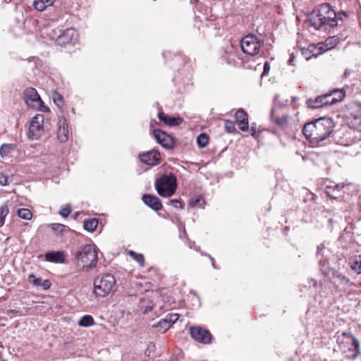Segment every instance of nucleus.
Returning <instances> with one entry per match:
<instances>
[{
  "label": "nucleus",
  "mask_w": 361,
  "mask_h": 361,
  "mask_svg": "<svg viewBox=\"0 0 361 361\" xmlns=\"http://www.w3.org/2000/svg\"><path fill=\"white\" fill-rule=\"evenodd\" d=\"M313 49H314V47L313 45H310L307 51H310V52H312L313 51Z\"/></svg>",
  "instance_id": "obj_49"
},
{
  "label": "nucleus",
  "mask_w": 361,
  "mask_h": 361,
  "mask_svg": "<svg viewBox=\"0 0 361 361\" xmlns=\"http://www.w3.org/2000/svg\"><path fill=\"white\" fill-rule=\"evenodd\" d=\"M9 210L8 206L3 204L0 207V227L4 224L6 216L8 214Z\"/></svg>",
  "instance_id": "obj_26"
},
{
  "label": "nucleus",
  "mask_w": 361,
  "mask_h": 361,
  "mask_svg": "<svg viewBox=\"0 0 361 361\" xmlns=\"http://www.w3.org/2000/svg\"><path fill=\"white\" fill-rule=\"evenodd\" d=\"M169 204L176 208H183V203L178 200H170Z\"/></svg>",
  "instance_id": "obj_38"
},
{
  "label": "nucleus",
  "mask_w": 361,
  "mask_h": 361,
  "mask_svg": "<svg viewBox=\"0 0 361 361\" xmlns=\"http://www.w3.org/2000/svg\"><path fill=\"white\" fill-rule=\"evenodd\" d=\"M294 59H295V56H294L293 54H290V59H288V63L290 66H294V65H295V64L293 63Z\"/></svg>",
  "instance_id": "obj_46"
},
{
  "label": "nucleus",
  "mask_w": 361,
  "mask_h": 361,
  "mask_svg": "<svg viewBox=\"0 0 361 361\" xmlns=\"http://www.w3.org/2000/svg\"><path fill=\"white\" fill-rule=\"evenodd\" d=\"M212 264H213V266L214 267V259H212Z\"/></svg>",
  "instance_id": "obj_53"
},
{
  "label": "nucleus",
  "mask_w": 361,
  "mask_h": 361,
  "mask_svg": "<svg viewBox=\"0 0 361 361\" xmlns=\"http://www.w3.org/2000/svg\"><path fill=\"white\" fill-rule=\"evenodd\" d=\"M360 211L361 212V204H360Z\"/></svg>",
  "instance_id": "obj_56"
},
{
  "label": "nucleus",
  "mask_w": 361,
  "mask_h": 361,
  "mask_svg": "<svg viewBox=\"0 0 361 361\" xmlns=\"http://www.w3.org/2000/svg\"><path fill=\"white\" fill-rule=\"evenodd\" d=\"M44 257L47 262L54 263H64L66 260V255L62 251L48 252Z\"/></svg>",
  "instance_id": "obj_16"
},
{
  "label": "nucleus",
  "mask_w": 361,
  "mask_h": 361,
  "mask_svg": "<svg viewBox=\"0 0 361 361\" xmlns=\"http://www.w3.org/2000/svg\"><path fill=\"white\" fill-rule=\"evenodd\" d=\"M332 96H334L333 93H332V91L328 94H323L322 95V98L321 99H324V103L326 104V105H332L334 104V103H331V102H331V99L332 98Z\"/></svg>",
  "instance_id": "obj_37"
},
{
  "label": "nucleus",
  "mask_w": 361,
  "mask_h": 361,
  "mask_svg": "<svg viewBox=\"0 0 361 361\" xmlns=\"http://www.w3.org/2000/svg\"><path fill=\"white\" fill-rule=\"evenodd\" d=\"M328 261L326 259L325 260H320L319 261V265L321 267V271H322L323 274H327L328 273V267H326V264H328Z\"/></svg>",
  "instance_id": "obj_39"
},
{
  "label": "nucleus",
  "mask_w": 361,
  "mask_h": 361,
  "mask_svg": "<svg viewBox=\"0 0 361 361\" xmlns=\"http://www.w3.org/2000/svg\"><path fill=\"white\" fill-rule=\"evenodd\" d=\"M143 202L154 211H159L162 209V204L160 200L152 195L145 194L142 195Z\"/></svg>",
  "instance_id": "obj_13"
},
{
  "label": "nucleus",
  "mask_w": 361,
  "mask_h": 361,
  "mask_svg": "<svg viewBox=\"0 0 361 361\" xmlns=\"http://www.w3.org/2000/svg\"><path fill=\"white\" fill-rule=\"evenodd\" d=\"M44 118L43 115L37 114L31 119L29 128V137L32 140H37L42 135Z\"/></svg>",
  "instance_id": "obj_8"
},
{
  "label": "nucleus",
  "mask_w": 361,
  "mask_h": 361,
  "mask_svg": "<svg viewBox=\"0 0 361 361\" xmlns=\"http://www.w3.org/2000/svg\"><path fill=\"white\" fill-rule=\"evenodd\" d=\"M42 279L41 278H37L34 274L28 276V281L36 286H40Z\"/></svg>",
  "instance_id": "obj_32"
},
{
  "label": "nucleus",
  "mask_w": 361,
  "mask_h": 361,
  "mask_svg": "<svg viewBox=\"0 0 361 361\" xmlns=\"http://www.w3.org/2000/svg\"><path fill=\"white\" fill-rule=\"evenodd\" d=\"M128 254L133 257V259L140 264V266L144 267L145 259L144 256L142 254H137L133 250H130Z\"/></svg>",
  "instance_id": "obj_29"
},
{
  "label": "nucleus",
  "mask_w": 361,
  "mask_h": 361,
  "mask_svg": "<svg viewBox=\"0 0 361 361\" xmlns=\"http://www.w3.org/2000/svg\"><path fill=\"white\" fill-rule=\"evenodd\" d=\"M11 181V178L7 175L4 173H0V184L1 185H8Z\"/></svg>",
  "instance_id": "obj_34"
},
{
  "label": "nucleus",
  "mask_w": 361,
  "mask_h": 361,
  "mask_svg": "<svg viewBox=\"0 0 361 361\" xmlns=\"http://www.w3.org/2000/svg\"><path fill=\"white\" fill-rule=\"evenodd\" d=\"M98 226V221L96 219L85 220L83 224V227L85 230L92 232Z\"/></svg>",
  "instance_id": "obj_23"
},
{
  "label": "nucleus",
  "mask_w": 361,
  "mask_h": 361,
  "mask_svg": "<svg viewBox=\"0 0 361 361\" xmlns=\"http://www.w3.org/2000/svg\"><path fill=\"white\" fill-rule=\"evenodd\" d=\"M349 336L353 341V345L354 347V350L356 351V354H359L360 353L359 341L352 334H349Z\"/></svg>",
  "instance_id": "obj_33"
},
{
  "label": "nucleus",
  "mask_w": 361,
  "mask_h": 361,
  "mask_svg": "<svg viewBox=\"0 0 361 361\" xmlns=\"http://www.w3.org/2000/svg\"><path fill=\"white\" fill-rule=\"evenodd\" d=\"M225 128L226 132L229 133H232L236 131V129L235 128V124L233 121H231L229 120H226L224 123Z\"/></svg>",
  "instance_id": "obj_30"
},
{
  "label": "nucleus",
  "mask_w": 361,
  "mask_h": 361,
  "mask_svg": "<svg viewBox=\"0 0 361 361\" xmlns=\"http://www.w3.org/2000/svg\"><path fill=\"white\" fill-rule=\"evenodd\" d=\"M351 269L355 271L357 274H361V261H355L350 265Z\"/></svg>",
  "instance_id": "obj_36"
},
{
  "label": "nucleus",
  "mask_w": 361,
  "mask_h": 361,
  "mask_svg": "<svg viewBox=\"0 0 361 361\" xmlns=\"http://www.w3.org/2000/svg\"><path fill=\"white\" fill-rule=\"evenodd\" d=\"M338 16L329 4L317 6L307 17L305 23L307 27L315 30L326 31L329 27H336Z\"/></svg>",
  "instance_id": "obj_1"
},
{
  "label": "nucleus",
  "mask_w": 361,
  "mask_h": 361,
  "mask_svg": "<svg viewBox=\"0 0 361 361\" xmlns=\"http://www.w3.org/2000/svg\"><path fill=\"white\" fill-rule=\"evenodd\" d=\"M58 138L61 142H66L68 139V123L63 117L59 119Z\"/></svg>",
  "instance_id": "obj_14"
},
{
  "label": "nucleus",
  "mask_w": 361,
  "mask_h": 361,
  "mask_svg": "<svg viewBox=\"0 0 361 361\" xmlns=\"http://www.w3.org/2000/svg\"><path fill=\"white\" fill-rule=\"evenodd\" d=\"M334 122L331 118L321 117L304 126L303 134L312 144H318L334 132Z\"/></svg>",
  "instance_id": "obj_2"
},
{
  "label": "nucleus",
  "mask_w": 361,
  "mask_h": 361,
  "mask_svg": "<svg viewBox=\"0 0 361 361\" xmlns=\"http://www.w3.org/2000/svg\"><path fill=\"white\" fill-rule=\"evenodd\" d=\"M348 123L350 128L361 132V105L352 111L350 116L348 118Z\"/></svg>",
  "instance_id": "obj_11"
},
{
  "label": "nucleus",
  "mask_w": 361,
  "mask_h": 361,
  "mask_svg": "<svg viewBox=\"0 0 361 361\" xmlns=\"http://www.w3.org/2000/svg\"><path fill=\"white\" fill-rule=\"evenodd\" d=\"M75 258L84 268L94 267L97 262V252L94 245H86L75 253Z\"/></svg>",
  "instance_id": "obj_4"
},
{
  "label": "nucleus",
  "mask_w": 361,
  "mask_h": 361,
  "mask_svg": "<svg viewBox=\"0 0 361 361\" xmlns=\"http://www.w3.org/2000/svg\"><path fill=\"white\" fill-rule=\"evenodd\" d=\"M251 130L252 131V135H254V133H255V128L252 126V127H251Z\"/></svg>",
  "instance_id": "obj_50"
},
{
  "label": "nucleus",
  "mask_w": 361,
  "mask_h": 361,
  "mask_svg": "<svg viewBox=\"0 0 361 361\" xmlns=\"http://www.w3.org/2000/svg\"><path fill=\"white\" fill-rule=\"evenodd\" d=\"M18 215L20 218L25 220H29L32 218V213L28 209H18Z\"/></svg>",
  "instance_id": "obj_28"
},
{
  "label": "nucleus",
  "mask_w": 361,
  "mask_h": 361,
  "mask_svg": "<svg viewBox=\"0 0 361 361\" xmlns=\"http://www.w3.org/2000/svg\"><path fill=\"white\" fill-rule=\"evenodd\" d=\"M271 118H272V119H274V114H273V111L271 112Z\"/></svg>",
  "instance_id": "obj_52"
},
{
  "label": "nucleus",
  "mask_w": 361,
  "mask_h": 361,
  "mask_svg": "<svg viewBox=\"0 0 361 361\" xmlns=\"http://www.w3.org/2000/svg\"><path fill=\"white\" fill-rule=\"evenodd\" d=\"M350 73V71L348 69H346L344 72V77L347 78Z\"/></svg>",
  "instance_id": "obj_48"
},
{
  "label": "nucleus",
  "mask_w": 361,
  "mask_h": 361,
  "mask_svg": "<svg viewBox=\"0 0 361 361\" xmlns=\"http://www.w3.org/2000/svg\"><path fill=\"white\" fill-rule=\"evenodd\" d=\"M167 321L169 322V323L171 324V326H172V325L176 323L177 322V320L179 318V315L178 314H176V313H170V314H168L166 317H165Z\"/></svg>",
  "instance_id": "obj_31"
},
{
  "label": "nucleus",
  "mask_w": 361,
  "mask_h": 361,
  "mask_svg": "<svg viewBox=\"0 0 361 361\" xmlns=\"http://www.w3.org/2000/svg\"><path fill=\"white\" fill-rule=\"evenodd\" d=\"M14 147L11 144H4L0 148V154L2 157L7 156L13 150Z\"/></svg>",
  "instance_id": "obj_27"
},
{
  "label": "nucleus",
  "mask_w": 361,
  "mask_h": 361,
  "mask_svg": "<svg viewBox=\"0 0 361 361\" xmlns=\"http://www.w3.org/2000/svg\"><path fill=\"white\" fill-rule=\"evenodd\" d=\"M349 334H350V333H343V335L344 336L350 337Z\"/></svg>",
  "instance_id": "obj_51"
},
{
  "label": "nucleus",
  "mask_w": 361,
  "mask_h": 361,
  "mask_svg": "<svg viewBox=\"0 0 361 361\" xmlns=\"http://www.w3.org/2000/svg\"><path fill=\"white\" fill-rule=\"evenodd\" d=\"M263 42L257 38L256 35H248L245 36L240 42L242 51L248 55L255 56L259 54Z\"/></svg>",
  "instance_id": "obj_6"
},
{
  "label": "nucleus",
  "mask_w": 361,
  "mask_h": 361,
  "mask_svg": "<svg viewBox=\"0 0 361 361\" xmlns=\"http://www.w3.org/2000/svg\"><path fill=\"white\" fill-rule=\"evenodd\" d=\"M94 324L93 317L90 315L83 316L79 321L78 324L80 326L88 327Z\"/></svg>",
  "instance_id": "obj_24"
},
{
  "label": "nucleus",
  "mask_w": 361,
  "mask_h": 361,
  "mask_svg": "<svg viewBox=\"0 0 361 361\" xmlns=\"http://www.w3.org/2000/svg\"><path fill=\"white\" fill-rule=\"evenodd\" d=\"M269 70H270V66H269V64L267 62H266V63H264V71H263V74H264V75H267V74H268V73H269Z\"/></svg>",
  "instance_id": "obj_43"
},
{
  "label": "nucleus",
  "mask_w": 361,
  "mask_h": 361,
  "mask_svg": "<svg viewBox=\"0 0 361 361\" xmlns=\"http://www.w3.org/2000/svg\"><path fill=\"white\" fill-rule=\"evenodd\" d=\"M236 122L238 123V128L242 131L248 130V120L247 116L243 109H238L235 114Z\"/></svg>",
  "instance_id": "obj_15"
},
{
  "label": "nucleus",
  "mask_w": 361,
  "mask_h": 361,
  "mask_svg": "<svg viewBox=\"0 0 361 361\" xmlns=\"http://www.w3.org/2000/svg\"><path fill=\"white\" fill-rule=\"evenodd\" d=\"M152 327L157 329V331L161 333H165L169 328L171 327L166 318L161 319L157 324H154Z\"/></svg>",
  "instance_id": "obj_20"
},
{
  "label": "nucleus",
  "mask_w": 361,
  "mask_h": 361,
  "mask_svg": "<svg viewBox=\"0 0 361 361\" xmlns=\"http://www.w3.org/2000/svg\"><path fill=\"white\" fill-rule=\"evenodd\" d=\"M78 33L73 28H68L60 35L56 42L60 45L75 43L78 40Z\"/></svg>",
  "instance_id": "obj_10"
},
{
  "label": "nucleus",
  "mask_w": 361,
  "mask_h": 361,
  "mask_svg": "<svg viewBox=\"0 0 361 361\" xmlns=\"http://www.w3.org/2000/svg\"><path fill=\"white\" fill-rule=\"evenodd\" d=\"M54 0H35L32 6L38 11H43L52 5Z\"/></svg>",
  "instance_id": "obj_19"
},
{
  "label": "nucleus",
  "mask_w": 361,
  "mask_h": 361,
  "mask_svg": "<svg viewBox=\"0 0 361 361\" xmlns=\"http://www.w3.org/2000/svg\"><path fill=\"white\" fill-rule=\"evenodd\" d=\"M337 277L339 278L341 281L344 283H348L350 281L349 279L341 274H338Z\"/></svg>",
  "instance_id": "obj_41"
},
{
  "label": "nucleus",
  "mask_w": 361,
  "mask_h": 361,
  "mask_svg": "<svg viewBox=\"0 0 361 361\" xmlns=\"http://www.w3.org/2000/svg\"><path fill=\"white\" fill-rule=\"evenodd\" d=\"M322 95L317 97L315 99H310L308 100V106L309 107L312 109H318L323 107L326 105V104L324 103V99H321Z\"/></svg>",
  "instance_id": "obj_22"
},
{
  "label": "nucleus",
  "mask_w": 361,
  "mask_h": 361,
  "mask_svg": "<svg viewBox=\"0 0 361 361\" xmlns=\"http://www.w3.org/2000/svg\"><path fill=\"white\" fill-rule=\"evenodd\" d=\"M61 100H62V97L60 94H56V96L55 97H54V101L58 106H60L59 102Z\"/></svg>",
  "instance_id": "obj_42"
},
{
  "label": "nucleus",
  "mask_w": 361,
  "mask_h": 361,
  "mask_svg": "<svg viewBox=\"0 0 361 361\" xmlns=\"http://www.w3.org/2000/svg\"><path fill=\"white\" fill-rule=\"evenodd\" d=\"M154 186L157 193L164 197L172 196L177 188V178L172 173H165L159 178H157Z\"/></svg>",
  "instance_id": "obj_3"
},
{
  "label": "nucleus",
  "mask_w": 361,
  "mask_h": 361,
  "mask_svg": "<svg viewBox=\"0 0 361 361\" xmlns=\"http://www.w3.org/2000/svg\"><path fill=\"white\" fill-rule=\"evenodd\" d=\"M312 56L316 57V56H317V54H312Z\"/></svg>",
  "instance_id": "obj_54"
},
{
  "label": "nucleus",
  "mask_w": 361,
  "mask_h": 361,
  "mask_svg": "<svg viewBox=\"0 0 361 361\" xmlns=\"http://www.w3.org/2000/svg\"><path fill=\"white\" fill-rule=\"evenodd\" d=\"M154 136L157 142L161 144L165 148L171 149L173 147V140L172 137L166 133L157 129L154 130Z\"/></svg>",
  "instance_id": "obj_12"
},
{
  "label": "nucleus",
  "mask_w": 361,
  "mask_h": 361,
  "mask_svg": "<svg viewBox=\"0 0 361 361\" xmlns=\"http://www.w3.org/2000/svg\"><path fill=\"white\" fill-rule=\"evenodd\" d=\"M139 158L143 164L149 166H156L160 163V154L156 150L140 154Z\"/></svg>",
  "instance_id": "obj_9"
},
{
  "label": "nucleus",
  "mask_w": 361,
  "mask_h": 361,
  "mask_svg": "<svg viewBox=\"0 0 361 361\" xmlns=\"http://www.w3.org/2000/svg\"><path fill=\"white\" fill-rule=\"evenodd\" d=\"M332 93L334 96H332L330 102L334 103V104L341 102L345 96L343 90H334Z\"/></svg>",
  "instance_id": "obj_21"
},
{
  "label": "nucleus",
  "mask_w": 361,
  "mask_h": 361,
  "mask_svg": "<svg viewBox=\"0 0 361 361\" xmlns=\"http://www.w3.org/2000/svg\"><path fill=\"white\" fill-rule=\"evenodd\" d=\"M287 117H288L287 116H283V119H280V118H276V119H275V122H276L277 124H279V125H282V124H283V121H286Z\"/></svg>",
  "instance_id": "obj_44"
},
{
  "label": "nucleus",
  "mask_w": 361,
  "mask_h": 361,
  "mask_svg": "<svg viewBox=\"0 0 361 361\" xmlns=\"http://www.w3.org/2000/svg\"><path fill=\"white\" fill-rule=\"evenodd\" d=\"M209 142V137L206 133H201L197 137V143L200 147H204Z\"/></svg>",
  "instance_id": "obj_25"
},
{
  "label": "nucleus",
  "mask_w": 361,
  "mask_h": 361,
  "mask_svg": "<svg viewBox=\"0 0 361 361\" xmlns=\"http://www.w3.org/2000/svg\"><path fill=\"white\" fill-rule=\"evenodd\" d=\"M190 334L195 341L201 343L208 344L212 340V335L209 331L201 326L190 327Z\"/></svg>",
  "instance_id": "obj_7"
},
{
  "label": "nucleus",
  "mask_w": 361,
  "mask_h": 361,
  "mask_svg": "<svg viewBox=\"0 0 361 361\" xmlns=\"http://www.w3.org/2000/svg\"><path fill=\"white\" fill-rule=\"evenodd\" d=\"M115 283L114 276L110 274L95 279L94 281V293L100 297L107 295L112 290Z\"/></svg>",
  "instance_id": "obj_5"
},
{
  "label": "nucleus",
  "mask_w": 361,
  "mask_h": 361,
  "mask_svg": "<svg viewBox=\"0 0 361 361\" xmlns=\"http://www.w3.org/2000/svg\"><path fill=\"white\" fill-rule=\"evenodd\" d=\"M336 40H337V39H336L334 37H333L328 38L326 42L327 44L332 45L333 43L336 42Z\"/></svg>",
  "instance_id": "obj_45"
},
{
  "label": "nucleus",
  "mask_w": 361,
  "mask_h": 361,
  "mask_svg": "<svg viewBox=\"0 0 361 361\" xmlns=\"http://www.w3.org/2000/svg\"><path fill=\"white\" fill-rule=\"evenodd\" d=\"M24 97L26 103L28 104V102L30 101L32 102H37L40 104H42V101L40 99L39 95L38 94L37 90L34 88L30 87L27 88L24 91Z\"/></svg>",
  "instance_id": "obj_18"
},
{
  "label": "nucleus",
  "mask_w": 361,
  "mask_h": 361,
  "mask_svg": "<svg viewBox=\"0 0 361 361\" xmlns=\"http://www.w3.org/2000/svg\"><path fill=\"white\" fill-rule=\"evenodd\" d=\"M71 212V207L69 205L66 204L63 206L59 212V214L63 217H67Z\"/></svg>",
  "instance_id": "obj_35"
},
{
  "label": "nucleus",
  "mask_w": 361,
  "mask_h": 361,
  "mask_svg": "<svg viewBox=\"0 0 361 361\" xmlns=\"http://www.w3.org/2000/svg\"><path fill=\"white\" fill-rule=\"evenodd\" d=\"M159 119L169 126H177L182 123V118L180 117L169 116L164 112H159L158 115Z\"/></svg>",
  "instance_id": "obj_17"
},
{
  "label": "nucleus",
  "mask_w": 361,
  "mask_h": 361,
  "mask_svg": "<svg viewBox=\"0 0 361 361\" xmlns=\"http://www.w3.org/2000/svg\"><path fill=\"white\" fill-rule=\"evenodd\" d=\"M51 286V283L49 280L42 281V283L40 286H42L44 289H48Z\"/></svg>",
  "instance_id": "obj_40"
},
{
  "label": "nucleus",
  "mask_w": 361,
  "mask_h": 361,
  "mask_svg": "<svg viewBox=\"0 0 361 361\" xmlns=\"http://www.w3.org/2000/svg\"><path fill=\"white\" fill-rule=\"evenodd\" d=\"M59 227L62 228V227H63V225H59Z\"/></svg>",
  "instance_id": "obj_55"
},
{
  "label": "nucleus",
  "mask_w": 361,
  "mask_h": 361,
  "mask_svg": "<svg viewBox=\"0 0 361 361\" xmlns=\"http://www.w3.org/2000/svg\"><path fill=\"white\" fill-rule=\"evenodd\" d=\"M203 202V200L201 197H198L195 200V202L193 204V206H197L200 204V202Z\"/></svg>",
  "instance_id": "obj_47"
}]
</instances>
